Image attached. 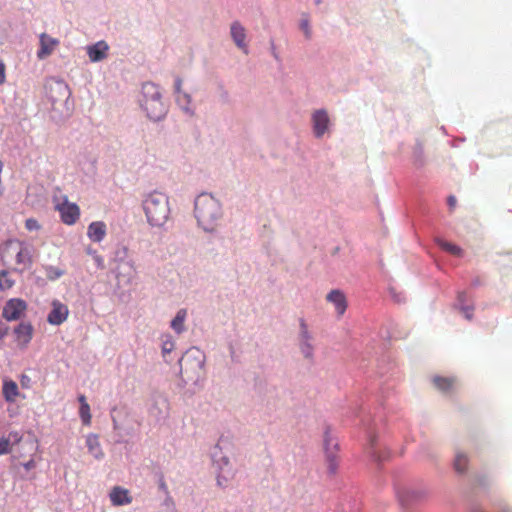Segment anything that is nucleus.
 <instances>
[{"label":"nucleus","mask_w":512,"mask_h":512,"mask_svg":"<svg viewBox=\"0 0 512 512\" xmlns=\"http://www.w3.org/2000/svg\"><path fill=\"white\" fill-rule=\"evenodd\" d=\"M326 301L328 304L332 305L334 311L336 313L337 318H340L344 315L347 310L348 303L345 294L338 290H332L326 296Z\"/></svg>","instance_id":"f8f14e48"},{"label":"nucleus","mask_w":512,"mask_h":512,"mask_svg":"<svg viewBox=\"0 0 512 512\" xmlns=\"http://www.w3.org/2000/svg\"><path fill=\"white\" fill-rule=\"evenodd\" d=\"M89 419H90V418H85V423H86V424H89Z\"/></svg>","instance_id":"c03bdc74"},{"label":"nucleus","mask_w":512,"mask_h":512,"mask_svg":"<svg viewBox=\"0 0 512 512\" xmlns=\"http://www.w3.org/2000/svg\"><path fill=\"white\" fill-rule=\"evenodd\" d=\"M27 309V304L19 298L10 299L3 308V317L7 321H15L21 318Z\"/></svg>","instance_id":"9d476101"},{"label":"nucleus","mask_w":512,"mask_h":512,"mask_svg":"<svg viewBox=\"0 0 512 512\" xmlns=\"http://www.w3.org/2000/svg\"><path fill=\"white\" fill-rule=\"evenodd\" d=\"M14 284V281L11 280L8 276L7 272H0V289L7 290L11 288Z\"/></svg>","instance_id":"393cba45"},{"label":"nucleus","mask_w":512,"mask_h":512,"mask_svg":"<svg viewBox=\"0 0 512 512\" xmlns=\"http://www.w3.org/2000/svg\"><path fill=\"white\" fill-rule=\"evenodd\" d=\"M33 326L29 322H22L14 329L17 346L24 349L28 346L33 337Z\"/></svg>","instance_id":"4468645a"},{"label":"nucleus","mask_w":512,"mask_h":512,"mask_svg":"<svg viewBox=\"0 0 512 512\" xmlns=\"http://www.w3.org/2000/svg\"><path fill=\"white\" fill-rule=\"evenodd\" d=\"M431 382L437 391L446 396L453 395L459 386L458 380L454 376L434 375Z\"/></svg>","instance_id":"1a4fd4ad"},{"label":"nucleus","mask_w":512,"mask_h":512,"mask_svg":"<svg viewBox=\"0 0 512 512\" xmlns=\"http://www.w3.org/2000/svg\"><path fill=\"white\" fill-rule=\"evenodd\" d=\"M25 226L30 231L38 230L40 228L37 220L32 219V218L26 220Z\"/></svg>","instance_id":"2f4dec72"},{"label":"nucleus","mask_w":512,"mask_h":512,"mask_svg":"<svg viewBox=\"0 0 512 512\" xmlns=\"http://www.w3.org/2000/svg\"><path fill=\"white\" fill-rule=\"evenodd\" d=\"M187 316L186 309H180L171 322V328L178 334L184 331V322Z\"/></svg>","instance_id":"412c9836"},{"label":"nucleus","mask_w":512,"mask_h":512,"mask_svg":"<svg viewBox=\"0 0 512 512\" xmlns=\"http://www.w3.org/2000/svg\"><path fill=\"white\" fill-rule=\"evenodd\" d=\"M375 441H376L375 436H371V437H370V439H369V442H370V446H371V447H374V445H375Z\"/></svg>","instance_id":"79ce46f5"},{"label":"nucleus","mask_w":512,"mask_h":512,"mask_svg":"<svg viewBox=\"0 0 512 512\" xmlns=\"http://www.w3.org/2000/svg\"><path fill=\"white\" fill-rule=\"evenodd\" d=\"M86 446L89 454L97 461L104 458L105 454L96 435H88L86 438Z\"/></svg>","instance_id":"a211bd4d"},{"label":"nucleus","mask_w":512,"mask_h":512,"mask_svg":"<svg viewBox=\"0 0 512 512\" xmlns=\"http://www.w3.org/2000/svg\"><path fill=\"white\" fill-rule=\"evenodd\" d=\"M52 309L48 314L47 321L51 325H60L65 322L69 315L67 305L61 303L59 300L52 301Z\"/></svg>","instance_id":"ddd939ff"},{"label":"nucleus","mask_w":512,"mask_h":512,"mask_svg":"<svg viewBox=\"0 0 512 512\" xmlns=\"http://www.w3.org/2000/svg\"><path fill=\"white\" fill-rule=\"evenodd\" d=\"M230 34L235 43V45L244 51V53H248L246 40V29L241 25L240 22L234 21L230 27Z\"/></svg>","instance_id":"dca6fc26"},{"label":"nucleus","mask_w":512,"mask_h":512,"mask_svg":"<svg viewBox=\"0 0 512 512\" xmlns=\"http://www.w3.org/2000/svg\"><path fill=\"white\" fill-rule=\"evenodd\" d=\"M181 85H182V81L181 79L177 78L176 81H175V90H176V93H180L182 92L181 91Z\"/></svg>","instance_id":"ea45409f"},{"label":"nucleus","mask_w":512,"mask_h":512,"mask_svg":"<svg viewBox=\"0 0 512 512\" xmlns=\"http://www.w3.org/2000/svg\"><path fill=\"white\" fill-rule=\"evenodd\" d=\"M2 393L7 401H14L18 395V386L16 382L12 380H4Z\"/></svg>","instance_id":"aec40b11"},{"label":"nucleus","mask_w":512,"mask_h":512,"mask_svg":"<svg viewBox=\"0 0 512 512\" xmlns=\"http://www.w3.org/2000/svg\"><path fill=\"white\" fill-rule=\"evenodd\" d=\"M45 274L49 280L54 281L62 277L65 274V271L58 267L47 266L45 267Z\"/></svg>","instance_id":"b1692460"},{"label":"nucleus","mask_w":512,"mask_h":512,"mask_svg":"<svg viewBox=\"0 0 512 512\" xmlns=\"http://www.w3.org/2000/svg\"><path fill=\"white\" fill-rule=\"evenodd\" d=\"M108 45L104 41L89 46L87 49L88 56L92 62L101 61L107 56Z\"/></svg>","instance_id":"6ab92c4d"},{"label":"nucleus","mask_w":512,"mask_h":512,"mask_svg":"<svg viewBox=\"0 0 512 512\" xmlns=\"http://www.w3.org/2000/svg\"><path fill=\"white\" fill-rule=\"evenodd\" d=\"M6 81V67L2 60H0V85Z\"/></svg>","instance_id":"f704fd0d"},{"label":"nucleus","mask_w":512,"mask_h":512,"mask_svg":"<svg viewBox=\"0 0 512 512\" xmlns=\"http://www.w3.org/2000/svg\"><path fill=\"white\" fill-rule=\"evenodd\" d=\"M481 284H482V281H481L480 277H476L475 279L472 280V283H471V285L474 287L479 286Z\"/></svg>","instance_id":"a19ab883"},{"label":"nucleus","mask_w":512,"mask_h":512,"mask_svg":"<svg viewBox=\"0 0 512 512\" xmlns=\"http://www.w3.org/2000/svg\"><path fill=\"white\" fill-rule=\"evenodd\" d=\"M447 204L450 208V210H454V208L456 207V204H457V199L455 196L453 195H450L448 198H447Z\"/></svg>","instance_id":"c9c22d12"},{"label":"nucleus","mask_w":512,"mask_h":512,"mask_svg":"<svg viewBox=\"0 0 512 512\" xmlns=\"http://www.w3.org/2000/svg\"><path fill=\"white\" fill-rule=\"evenodd\" d=\"M33 457L34 456L30 457V459L27 462L21 463V465L26 471H30L36 467V461Z\"/></svg>","instance_id":"72a5a7b5"},{"label":"nucleus","mask_w":512,"mask_h":512,"mask_svg":"<svg viewBox=\"0 0 512 512\" xmlns=\"http://www.w3.org/2000/svg\"><path fill=\"white\" fill-rule=\"evenodd\" d=\"M143 209L150 225L161 227L170 214L168 197L160 192H152L143 201Z\"/></svg>","instance_id":"39448f33"},{"label":"nucleus","mask_w":512,"mask_h":512,"mask_svg":"<svg viewBox=\"0 0 512 512\" xmlns=\"http://www.w3.org/2000/svg\"><path fill=\"white\" fill-rule=\"evenodd\" d=\"M55 209L59 212L62 222L66 225L75 224L80 217V208L76 203L69 202L63 197L62 202L56 204Z\"/></svg>","instance_id":"6e6552de"},{"label":"nucleus","mask_w":512,"mask_h":512,"mask_svg":"<svg viewBox=\"0 0 512 512\" xmlns=\"http://www.w3.org/2000/svg\"><path fill=\"white\" fill-rule=\"evenodd\" d=\"M38 450V442L31 433L10 432L0 438V455L11 454L15 459L32 457Z\"/></svg>","instance_id":"f03ea898"},{"label":"nucleus","mask_w":512,"mask_h":512,"mask_svg":"<svg viewBox=\"0 0 512 512\" xmlns=\"http://www.w3.org/2000/svg\"><path fill=\"white\" fill-rule=\"evenodd\" d=\"M87 253L92 256L93 260L95 261L98 268L103 269L104 268V259L101 255L97 253L96 250L92 248H87Z\"/></svg>","instance_id":"a878e982"},{"label":"nucleus","mask_w":512,"mask_h":512,"mask_svg":"<svg viewBox=\"0 0 512 512\" xmlns=\"http://www.w3.org/2000/svg\"><path fill=\"white\" fill-rule=\"evenodd\" d=\"M461 311L467 320H471L473 318V311H474L473 307H471V306L461 307Z\"/></svg>","instance_id":"473e14b6"},{"label":"nucleus","mask_w":512,"mask_h":512,"mask_svg":"<svg viewBox=\"0 0 512 512\" xmlns=\"http://www.w3.org/2000/svg\"><path fill=\"white\" fill-rule=\"evenodd\" d=\"M300 29L304 33L306 39H310L311 38V30H310L308 18L303 17L301 19V21H300Z\"/></svg>","instance_id":"cd10ccee"},{"label":"nucleus","mask_w":512,"mask_h":512,"mask_svg":"<svg viewBox=\"0 0 512 512\" xmlns=\"http://www.w3.org/2000/svg\"><path fill=\"white\" fill-rule=\"evenodd\" d=\"M161 487H162V488H165V487H166V485H165V483H164V482H162V483H161Z\"/></svg>","instance_id":"a18cd8bd"},{"label":"nucleus","mask_w":512,"mask_h":512,"mask_svg":"<svg viewBox=\"0 0 512 512\" xmlns=\"http://www.w3.org/2000/svg\"><path fill=\"white\" fill-rule=\"evenodd\" d=\"M465 296H466L465 292H461V293H459V295H458L459 301H461V302H462V301H463V298H464Z\"/></svg>","instance_id":"37998d69"},{"label":"nucleus","mask_w":512,"mask_h":512,"mask_svg":"<svg viewBox=\"0 0 512 512\" xmlns=\"http://www.w3.org/2000/svg\"><path fill=\"white\" fill-rule=\"evenodd\" d=\"M0 256L4 264L14 269L24 271L30 268L32 256L30 249L21 241L13 239L6 241L0 248Z\"/></svg>","instance_id":"20e7f679"},{"label":"nucleus","mask_w":512,"mask_h":512,"mask_svg":"<svg viewBox=\"0 0 512 512\" xmlns=\"http://www.w3.org/2000/svg\"><path fill=\"white\" fill-rule=\"evenodd\" d=\"M108 497L114 507L127 506L133 502L130 491L120 485L113 486L108 493Z\"/></svg>","instance_id":"9b49d317"},{"label":"nucleus","mask_w":512,"mask_h":512,"mask_svg":"<svg viewBox=\"0 0 512 512\" xmlns=\"http://www.w3.org/2000/svg\"><path fill=\"white\" fill-rule=\"evenodd\" d=\"M323 442L325 451V461L327 466L326 473L328 477L332 478L337 474V471L339 469V444L337 438L331 433L330 430H327L325 432Z\"/></svg>","instance_id":"0eeeda50"},{"label":"nucleus","mask_w":512,"mask_h":512,"mask_svg":"<svg viewBox=\"0 0 512 512\" xmlns=\"http://www.w3.org/2000/svg\"><path fill=\"white\" fill-rule=\"evenodd\" d=\"M8 326L5 323L0 322V341L7 335Z\"/></svg>","instance_id":"e433bc0d"},{"label":"nucleus","mask_w":512,"mask_h":512,"mask_svg":"<svg viewBox=\"0 0 512 512\" xmlns=\"http://www.w3.org/2000/svg\"><path fill=\"white\" fill-rule=\"evenodd\" d=\"M236 444L230 436L222 435L210 449V459L215 475L216 486L220 489L229 488L236 476L234 465Z\"/></svg>","instance_id":"f257e3e1"},{"label":"nucleus","mask_w":512,"mask_h":512,"mask_svg":"<svg viewBox=\"0 0 512 512\" xmlns=\"http://www.w3.org/2000/svg\"><path fill=\"white\" fill-rule=\"evenodd\" d=\"M106 224L102 221L92 222L88 226L87 235L93 242H101L106 236Z\"/></svg>","instance_id":"f3484780"},{"label":"nucleus","mask_w":512,"mask_h":512,"mask_svg":"<svg viewBox=\"0 0 512 512\" xmlns=\"http://www.w3.org/2000/svg\"><path fill=\"white\" fill-rule=\"evenodd\" d=\"M321 123H322V134L325 133L326 129H327V123H328V118L327 116L324 114V112L322 111V120H321Z\"/></svg>","instance_id":"4c0bfd02"},{"label":"nucleus","mask_w":512,"mask_h":512,"mask_svg":"<svg viewBox=\"0 0 512 512\" xmlns=\"http://www.w3.org/2000/svg\"><path fill=\"white\" fill-rule=\"evenodd\" d=\"M468 463H469V460H468L467 455H465L463 453L456 454L455 460H454V468L458 473H460V474L465 473L468 469Z\"/></svg>","instance_id":"4be33fe9"},{"label":"nucleus","mask_w":512,"mask_h":512,"mask_svg":"<svg viewBox=\"0 0 512 512\" xmlns=\"http://www.w3.org/2000/svg\"><path fill=\"white\" fill-rule=\"evenodd\" d=\"M177 102L181 105L188 104L190 102V97L188 94L184 92L177 93Z\"/></svg>","instance_id":"7c9ffc66"},{"label":"nucleus","mask_w":512,"mask_h":512,"mask_svg":"<svg viewBox=\"0 0 512 512\" xmlns=\"http://www.w3.org/2000/svg\"><path fill=\"white\" fill-rule=\"evenodd\" d=\"M311 351H312V349L308 344H305L302 346V352L305 355V357H310Z\"/></svg>","instance_id":"58836bf2"},{"label":"nucleus","mask_w":512,"mask_h":512,"mask_svg":"<svg viewBox=\"0 0 512 512\" xmlns=\"http://www.w3.org/2000/svg\"><path fill=\"white\" fill-rule=\"evenodd\" d=\"M175 347L174 341L169 337L163 341L162 352L163 354L170 353Z\"/></svg>","instance_id":"c756f323"},{"label":"nucleus","mask_w":512,"mask_h":512,"mask_svg":"<svg viewBox=\"0 0 512 512\" xmlns=\"http://www.w3.org/2000/svg\"><path fill=\"white\" fill-rule=\"evenodd\" d=\"M79 402H80V410H79V414L80 416H91L90 415V407H89V404L86 402V398L84 395H81L79 397Z\"/></svg>","instance_id":"bb28decb"},{"label":"nucleus","mask_w":512,"mask_h":512,"mask_svg":"<svg viewBox=\"0 0 512 512\" xmlns=\"http://www.w3.org/2000/svg\"><path fill=\"white\" fill-rule=\"evenodd\" d=\"M142 93L141 106L147 116L154 121L162 119L166 114V107L162 102L159 87L153 83H145L142 86Z\"/></svg>","instance_id":"423d86ee"},{"label":"nucleus","mask_w":512,"mask_h":512,"mask_svg":"<svg viewBox=\"0 0 512 512\" xmlns=\"http://www.w3.org/2000/svg\"><path fill=\"white\" fill-rule=\"evenodd\" d=\"M314 133L318 137L320 136V111L313 113Z\"/></svg>","instance_id":"c85d7f7f"},{"label":"nucleus","mask_w":512,"mask_h":512,"mask_svg":"<svg viewBox=\"0 0 512 512\" xmlns=\"http://www.w3.org/2000/svg\"><path fill=\"white\" fill-rule=\"evenodd\" d=\"M59 45V40L52 38L46 33L40 35V49L37 52L39 59H45L53 53L56 47Z\"/></svg>","instance_id":"2eb2a0df"},{"label":"nucleus","mask_w":512,"mask_h":512,"mask_svg":"<svg viewBox=\"0 0 512 512\" xmlns=\"http://www.w3.org/2000/svg\"><path fill=\"white\" fill-rule=\"evenodd\" d=\"M194 212L198 224L206 231H213L222 215L219 201L210 194L196 198Z\"/></svg>","instance_id":"7ed1b4c3"},{"label":"nucleus","mask_w":512,"mask_h":512,"mask_svg":"<svg viewBox=\"0 0 512 512\" xmlns=\"http://www.w3.org/2000/svg\"><path fill=\"white\" fill-rule=\"evenodd\" d=\"M438 244H439V246H440L443 250H445V251H447V252L451 253L452 255H455V256L461 257V256H462V254H463L462 249H461L459 246L455 245V244H452V243L447 242V241H444V240H439V241H438Z\"/></svg>","instance_id":"5701e85b"}]
</instances>
